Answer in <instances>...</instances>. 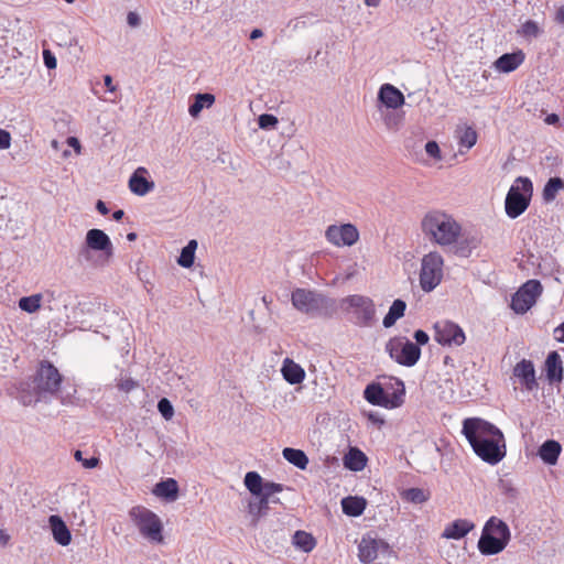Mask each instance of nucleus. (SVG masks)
Wrapping results in <instances>:
<instances>
[{
  "label": "nucleus",
  "instance_id": "17",
  "mask_svg": "<svg viewBox=\"0 0 564 564\" xmlns=\"http://www.w3.org/2000/svg\"><path fill=\"white\" fill-rule=\"evenodd\" d=\"M525 55L523 51L518 50L513 53L502 54L500 57L496 59L494 63L497 70L501 73H510L517 69L523 62Z\"/></svg>",
  "mask_w": 564,
  "mask_h": 564
},
{
  "label": "nucleus",
  "instance_id": "8",
  "mask_svg": "<svg viewBox=\"0 0 564 564\" xmlns=\"http://www.w3.org/2000/svg\"><path fill=\"white\" fill-rule=\"evenodd\" d=\"M91 251L100 252V258L109 259L113 256V245L104 230L94 228L86 232L85 243L79 250L78 257L90 262Z\"/></svg>",
  "mask_w": 564,
  "mask_h": 564
},
{
  "label": "nucleus",
  "instance_id": "35",
  "mask_svg": "<svg viewBox=\"0 0 564 564\" xmlns=\"http://www.w3.org/2000/svg\"><path fill=\"white\" fill-rule=\"evenodd\" d=\"M401 497L408 502L420 505L430 499L431 492L422 488H409L401 492Z\"/></svg>",
  "mask_w": 564,
  "mask_h": 564
},
{
  "label": "nucleus",
  "instance_id": "58",
  "mask_svg": "<svg viewBox=\"0 0 564 564\" xmlns=\"http://www.w3.org/2000/svg\"><path fill=\"white\" fill-rule=\"evenodd\" d=\"M96 209L101 214V215H107L109 213V209L107 208L106 204L102 202V200H98L97 204H96Z\"/></svg>",
  "mask_w": 564,
  "mask_h": 564
},
{
  "label": "nucleus",
  "instance_id": "57",
  "mask_svg": "<svg viewBox=\"0 0 564 564\" xmlns=\"http://www.w3.org/2000/svg\"><path fill=\"white\" fill-rule=\"evenodd\" d=\"M555 21L562 25H564V4L561 6L555 13Z\"/></svg>",
  "mask_w": 564,
  "mask_h": 564
},
{
  "label": "nucleus",
  "instance_id": "51",
  "mask_svg": "<svg viewBox=\"0 0 564 564\" xmlns=\"http://www.w3.org/2000/svg\"><path fill=\"white\" fill-rule=\"evenodd\" d=\"M414 339L416 341V345L420 347V345H425L429 343L430 336L426 332L419 329L414 333Z\"/></svg>",
  "mask_w": 564,
  "mask_h": 564
},
{
  "label": "nucleus",
  "instance_id": "53",
  "mask_svg": "<svg viewBox=\"0 0 564 564\" xmlns=\"http://www.w3.org/2000/svg\"><path fill=\"white\" fill-rule=\"evenodd\" d=\"M127 22L130 26H138L140 24V18L135 12H129L127 15Z\"/></svg>",
  "mask_w": 564,
  "mask_h": 564
},
{
  "label": "nucleus",
  "instance_id": "44",
  "mask_svg": "<svg viewBox=\"0 0 564 564\" xmlns=\"http://www.w3.org/2000/svg\"><path fill=\"white\" fill-rule=\"evenodd\" d=\"M158 410L165 420H171L174 414L172 403L165 398L158 402Z\"/></svg>",
  "mask_w": 564,
  "mask_h": 564
},
{
  "label": "nucleus",
  "instance_id": "60",
  "mask_svg": "<svg viewBox=\"0 0 564 564\" xmlns=\"http://www.w3.org/2000/svg\"><path fill=\"white\" fill-rule=\"evenodd\" d=\"M104 82H105L106 87H107L110 91H113V90H115V86L112 85V78H111V76L106 75V76H105V78H104Z\"/></svg>",
  "mask_w": 564,
  "mask_h": 564
},
{
  "label": "nucleus",
  "instance_id": "46",
  "mask_svg": "<svg viewBox=\"0 0 564 564\" xmlns=\"http://www.w3.org/2000/svg\"><path fill=\"white\" fill-rule=\"evenodd\" d=\"M117 387L120 391L129 393L138 387V382L132 378H120L118 380Z\"/></svg>",
  "mask_w": 564,
  "mask_h": 564
},
{
  "label": "nucleus",
  "instance_id": "5",
  "mask_svg": "<svg viewBox=\"0 0 564 564\" xmlns=\"http://www.w3.org/2000/svg\"><path fill=\"white\" fill-rule=\"evenodd\" d=\"M130 517L143 538L152 543L163 542V524L154 512L144 507H134L130 511Z\"/></svg>",
  "mask_w": 564,
  "mask_h": 564
},
{
  "label": "nucleus",
  "instance_id": "39",
  "mask_svg": "<svg viewBox=\"0 0 564 564\" xmlns=\"http://www.w3.org/2000/svg\"><path fill=\"white\" fill-rule=\"evenodd\" d=\"M564 188V181L561 177L550 178L543 188V199L547 203L555 199L561 189Z\"/></svg>",
  "mask_w": 564,
  "mask_h": 564
},
{
  "label": "nucleus",
  "instance_id": "26",
  "mask_svg": "<svg viewBox=\"0 0 564 564\" xmlns=\"http://www.w3.org/2000/svg\"><path fill=\"white\" fill-rule=\"evenodd\" d=\"M405 388L402 381L395 382V388L392 391L387 389L384 408L394 409L399 408L404 402Z\"/></svg>",
  "mask_w": 564,
  "mask_h": 564
},
{
  "label": "nucleus",
  "instance_id": "54",
  "mask_svg": "<svg viewBox=\"0 0 564 564\" xmlns=\"http://www.w3.org/2000/svg\"><path fill=\"white\" fill-rule=\"evenodd\" d=\"M67 144L69 147H72L76 151V153H78V154L80 153L82 147H80V143L77 138H75V137L67 138Z\"/></svg>",
  "mask_w": 564,
  "mask_h": 564
},
{
  "label": "nucleus",
  "instance_id": "27",
  "mask_svg": "<svg viewBox=\"0 0 564 564\" xmlns=\"http://www.w3.org/2000/svg\"><path fill=\"white\" fill-rule=\"evenodd\" d=\"M154 494L158 497L166 498L167 500L174 501L177 498L178 485L173 478L160 481L154 488Z\"/></svg>",
  "mask_w": 564,
  "mask_h": 564
},
{
  "label": "nucleus",
  "instance_id": "24",
  "mask_svg": "<svg viewBox=\"0 0 564 564\" xmlns=\"http://www.w3.org/2000/svg\"><path fill=\"white\" fill-rule=\"evenodd\" d=\"M546 377L551 382H561L563 379V366L560 355L556 351L549 354L546 361Z\"/></svg>",
  "mask_w": 564,
  "mask_h": 564
},
{
  "label": "nucleus",
  "instance_id": "2",
  "mask_svg": "<svg viewBox=\"0 0 564 564\" xmlns=\"http://www.w3.org/2000/svg\"><path fill=\"white\" fill-rule=\"evenodd\" d=\"M62 376L50 362H42L32 383L21 386L19 399L24 405L35 404L46 394H54L58 391Z\"/></svg>",
  "mask_w": 564,
  "mask_h": 564
},
{
  "label": "nucleus",
  "instance_id": "19",
  "mask_svg": "<svg viewBox=\"0 0 564 564\" xmlns=\"http://www.w3.org/2000/svg\"><path fill=\"white\" fill-rule=\"evenodd\" d=\"M378 98L384 106L392 109H397L404 104L403 94L390 84L381 86Z\"/></svg>",
  "mask_w": 564,
  "mask_h": 564
},
{
  "label": "nucleus",
  "instance_id": "14",
  "mask_svg": "<svg viewBox=\"0 0 564 564\" xmlns=\"http://www.w3.org/2000/svg\"><path fill=\"white\" fill-rule=\"evenodd\" d=\"M358 550L359 560L367 564L373 562L380 553H387L389 545L383 540L364 536L359 543Z\"/></svg>",
  "mask_w": 564,
  "mask_h": 564
},
{
  "label": "nucleus",
  "instance_id": "43",
  "mask_svg": "<svg viewBox=\"0 0 564 564\" xmlns=\"http://www.w3.org/2000/svg\"><path fill=\"white\" fill-rule=\"evenodd\" d=\"M476 142L477 132L471 127L465 128L459 137V144L467 149H470L476 144Z\"/></svg>",
  "mask_w": 564,
  "mask_h": 564
},
{
  "label": "nucleus",
  "instance_id": "18",
  "mask_svg": "<svg viewBox=\"0 0 564 564\" xmlns=\"http://www.w3.org/2000/svg\"><path fill=\"white\" fill-rule=\"evenodd\" d=\"M48 524L54 540L59 545L67 546L72 541V534L63 519L56 514L50 516Z\"/></svg>",
  "mask_w": 564,
  "mask_h": 564
},
{
  "label": "nucleus",
  "instance_id": "47",
  "mask_svg": "<svg viewBox=\"0 0 564 564\" xmlns=\"http://www.w3.org/2000/svg\"><path fill=\"white\" fill-rule=\"evenodd\" d=\"M74 457L77 462H80L85 468H94L98 465L99 458L93 456L88 459L86 457H83L82 451H76L74 454Z\"/></svg>",
  "mask_w": 564,
  "mask_h": 564
},
{
  "label": "nucleus",
  "instance_id": "50",
  "mask_svg": "<svg viewBox=\"0 0 564 564\" xmlns=\"http://www.w3.org/2000/svg\"><path fill=\"white\" fill-rule=\"evenodd\" d=\"M43 57H44L45 66L48 69H53L56 67V58L48 50H45L43 52Z\"/></svg>",
  "mask_w": 564,
  "mask_h": 564
},
{
  "label": "nucleus",
  "instance_id": "55",
  "mask_svg": "<svg viewBox=\"0 0 564 564\" xmlns=\"http://www.w3.org/2000/svg\"><path fill=\"white\" fill-rule=\"evenodd\" d=\"M554 337L556 340L564 343V323L554 329Z\"/></svg>",
  "mask_w": 564,
  "mask_h": 564
},
{
  "label": "nucleus",
  "instance_id": "15",
  "mask_svg": "<svg viewBox=\"0 0 564 564\" xmlns=\"http://www.w3.org/2000/svg\"><path fill=\"white\" fill-rule=\"evenodd\" d=\"M145 174H148V170L145 167L140 166L130 176L129 188L133 194L138 196L147 195L155 186L154 182L148 181L144 177Z\"/></svg>",
  "mask_w": 564,
  "mask_h": 564
},
{
  "label": "nucleus",
  "instance_id": "61",
  "mask_svg": "<svg viewBox=\"0 0 564 564\" xmlns=\"http://www.w3.org/2000/svg\"><path fill=\"white\" fill-rule=\"evenodd\" d=\"M262 35H263V32L260 29H254L250 33V39L257 40V39H260Z\"/></svg>",
  "mask_w": 564,
  "mask_h": 564
},
{
  "label": "nucleus",
  "instance_id": "16",
  "mask_svg": "<svg viewBox=\"0 0 564 564\" xmlns=\"http://www.w3.org/2000/svg\"><path fill=\"white\" fill-rule=\"evenodd\" d=\"M508 544L499 540L494 533L487 531L484 527L481 536L478 541V550L484 555H495L506 549Z\"/></svg>",
  "mask_w": 564,
  "mask_h": 564
},
{
  "label": "nucleus",
  "instance_id": "6",
  "mask_svg": "<svg viewBox=\"0 0 564 564\" xmlns=\"http://www.w3.org/2000/svg\"><path fill=\"white\" fill-rule=\"evenodd\" d=\"M291 301L295 310L307 315L322 314L332 305L322 293L301 288L292 292Z\"/></svg>",
  "mask_w": 564,
  "mask_h": 564
},
{
  "label": "nucleus",
  "instance_id": "56",
  "mask_svg": "<svg viewBox=\"0 0 564 564\" xmlns=\"http://www.w3.org/2000/svg\"><path fill=\"white\" fill-rule=\"evenodd\" d=\"M10 535L7 533L6 530L0 529V545L6 546L10 542Z\"/></svg>",
  "mask_w": 564,
  "mask_h": 564
},
{
  "label": "nucleus",
  "instance_id": "52",
  "mask_svg": "<svg viewBox=\"0 0 564 564\" xmlns=\"http://www.w3.org/2000/svg\"><path fill=\"white\" fill-rule=\"evenodd\" d=\"M400 121V117L395 115H391L387 117L386 124L389 129H397Z\"/></svg>",
  "mask_w": 564,
  "mask_h": 564
},
{
  "label": "nucleus",
  "instance_id": "64",
  "mask_svg": "<svg viewBox=\"0 0 564 564\" xmlns=\"http://www.w3.org/2000/svg\"><path fill=\"white\" fill-rule=\"evenodd\" d=\"M365 3L368 6V7H378L379 3H380V0H365Z\"/></svg>",
  "mask_w": 564,
  "mask_h": 564
},
{
  "label": "nucleus",
  "instance_id": "31",
  "mask_svg": "<svg viewBox=\"0 0 564 564\" xmlns=\"http://www.w3.org/2000/svg\"><path fill=\"white\" fill-rule=\"evenodd\" d=\"M366 463V455L358 448H350L348 454L345 456V466L354 471L362 470Z\"/></svg>",
  "mask_w": 564,
  "mask_h": 564
},
{
  "label": "nucleus",
  "instance_id": "37",
  "mask_svg": "<svg viewBox=\"0 0 564 564\" xmlns=\"http://www.w3.org/2000/svg\"><path fill=\"white\" fill-rule=\"evenodd\" d=\"M246 488L253 495L263 492L264 481L257 471H248L243 479Z\"/></svg>",
  "mask_w": 564,
  "mask_h": 564
},
{
  "label": "nucleus",
  "instance_id": "32",
  "mask_svg": "<svg viewBox=\"0 0 564 564\" xmlns=\"http://www.w3.org/2000/svg\"><path fill=\"white\" fill-rule=\"evenodd\" d=\"M386 392L387 389L382 388L380 384L372 383L367 386L364 395L369 403L384 408Z\"/></svg>",
  "mask_w": 564,
  "mask_h": 564
},
{
  "label": "nucleus",
  "instance_id": "45",
  "mask_svg": "<svg viewBox=\"0 0 564 564\" xmlns=\"http://www.w3.org/2000/svg\"><path fill=\"white\" fill-rule=\"evenodd\" d=\"M278 118L270 113L259 116L258 124L261 129H273L278 124Z\"/></svg>",
  "mask_w": 564,
  "mask_h": 564
},
{
  "label": "nucleus",
  "instance_id": "3",
  "mask_svg": "<svg viewBox=\"0 0 564 564\" xmlns=\"http://www.w3.org/2000/svg\"><path fill=\"white\" fill-rule=\"evenodd\" d=\"M422 229L431 240L442 247L457 242L462 232L460 225L442 212L429 213L422 220Z\"/></svg>",
  "mask_w": 564,
  "mask_h": 564
},
{
  "label": "nucleus",
  "instance_id": "11",
  "mask_svg": "<svg viewBox=\"0 0 564 564\" xmlns=\"http://www.w3.org/2000/svg\"><path fill=\"white\" fill-rule=\"evenodd\" d=\"M542 285L538 280L527 281L512 296L511 308L517 314L527 313L542 293Z\"/></svg>",
  "mask_w": 564,
  "mask_h": 564
},
{
  "label": "nucleus",
  "instance_id": "59",
  "mask_svg": "<svg viewBox=\"0 0 564 564\" xmlns=\"http://www.w3.org/2000/svg\"><path fill=\"white\" fill-rule=\"evenodd\" d=\"M558 120H560V118L557 115L551 113V115L546 116L544 121L546 124H555L558 122Z\"/></svg>",
  "mask_w": 564,
  "mask_h": 564
},
{
  "label": "nucleus",
  "instance_id": "4",
  "mask_svg": "<svg viewBox=\"0 0 564 564\" xmlns=\"http://www.w3.org/2000/svg\"><path fill=\"white\" fill-rule=\"evenodd\" d=\"M532 182L528 177H518L510 187L505 203L506 214L517 218L525 212L532 196Z\"/></svg>",
  "mask_w": 564,
  "mask_h": 564
},
{
  "label": "nucleus",
  "instance_id": "63",
  "mask_svg": "<svg viewBox=\"0 0 564 564\" xmlns=\"http://www.w3.org/2000/svg\"><path fill=\"white\" fill-rule=\"evenodd\" d=\"M369 420H371L372 422L375 423H378V424H382L383 423V420L380 419L377 414H369Z\"/></svg>",
  "mask_w": 564,
  "mask_h": 564
},
{
  "label": "nucleus",
  "instance_id": "33",
  "mask_svg": "<svg viewBox=\"0 0 564 564\" xmlns=\"http://www.w3.org/2000/svg\"><path fill=\"white\" fill-rule=\"evenodd\" d=\"M517 33L527 41H532L543 34V28L536 21L528 20L521 24Z\"/></svg>",
  "mask_w": 564,
  "mask_h": 564
},
{
  "label": "nucleus",
  "instance_id": "1",
  "mask_svg": "<svg viewBox=\"0 0 564 564\" xmlns=\"http://www.w3.org/2000/svg\"><path fill=\"white\" fill-rule=\"evenodd\" d=\"M463 434L475 454L484 462L496 465L506 456V442L502 432L480 417H468L463 422Z\"/></svg>",
  "mask_w": 564,
  "mask_h": 564
},
{
  "label": "nucleus",
  "instance_id": "49",
  "mask_svg": "<svg viewBox=\"0 0 564 564\" xmlns=\"http://www.w3.org/2000/svg\"><path fill=\"white\" fill-rule=\"evenodd\" d=\"M11 145V134L9 131L0 128V150H7Z\"/></svg>",
  "mask_w": 564,
  "mask_h": 564
},
{
  "label": "nucleus",
  "instance_id": "41",
  "mask_svg": "<svg viewBox=\"0 0 564 564\" xmlns=\"http://www.w3.org/2000/svg\"><path fill=\"white\" fill-rule=\"evenodd\" d=\"M42 294H33L19 300V307L26 313H35L41 307Z\"/></svg>",
  "mask_w": 564,
  "mask_h": 564
},
{
  "label": "nucleus",
  "instance_id": "22",
  "mask_svg": "<svg viewBox=\"0 0 564 564\" xmlns=\"http://www.w3.org/2000/svg\"><path fill=\"white\" fill-rule=\"evenodd\" d=\"M474 528L475 524L471 521L467 519H457L444 529L442 538L459 540L473 531Z\"/></svg>",
  "mask_w": 564,
  "mask_h": 564
},
{
  "label": "nucleus",
  "instance_id": "20",
  "mask_svg": "<svg viewBox=\"0 0 564 564\" xmlns=\"http://www.w3.org/2000/svg\"><path fill=\"white\" fill-rule=\"evenodd\" d=\"M513 375L521 380L528 390L536 387L534 366L531 360L523 359L513 369Z\"/></svg>",
  "mask_w": 564,
  "mask_h": 564
},
{
  "label": "nucleus",
  "instance_id": "12",
  "mask_svg": "<svg viewBox=\"0 0 564 564\" xmlns=\"http://www.w3.org/2000/svg\"><path fill=\"white\" fill-rule=\"evenodd\" d=\"M434 339L442 346H462L465 340L464 330L454 322L443 319L434 324Z\"/></svg>",
  "mask_w": 564,
  "mask_h": 564
},
{
  "label": "nucleus",
  "instance_id": "9",
  "mask_svg": "<svg viewBox=\"0 0 564 564\" xmlns=\"http://www.w3.org/2000/svg\"><path fill=\"white\" fill-rule=\"evenodd\" d=\"M387 350L398 364L412 367L421 356L420 347L406 338H393L387 344Z\"/></svg>",
  "mask_w": 564,
  "mask_h": 564
},
{
  "label": "nucleus",
  "instance_id": "28",
  "mask_svg": "<svg viewBox=\"0 0 564 564\" xmlns=\"http://www.w3.org/2000/svg\"><path fill=\"white\" fill-rule=\"evenodd\" d=\"M366 500L361 497H346L341 500V508L344 513L350 517L360 516L366 508Z\"/></svg>",
  "mask_w": 564,
  "mask_h": 564
},
{
  "label": "nucleus",
  "instance_id": "10",
  "mask_svg": "<svg viewBox=\"0 0 564 564\" xmlns=\"http://www.w3.org/2000/svg\"><path fill=\"white\" fill-rule=\"evenodd\" d=\"M341 306L352 310L356 316V324L359 326H370L375 321V304L368 296L359 294L349 295L343 299Z\"/></svg>",
  "mask_w": 564,
  "mask_h": 564
},
{
  "label": "nucleus",
  "instance_id": "42",
  "mask_svg": "<svg viewBox=\"0 0 564 564\" xmlns=\"http://www.w3.org/2000/svg\"><path fill=\"white\" fill-rule=\"evenodd\" d=\"M283 489H284V487L281 484H276L273 481H265L262 495L264 497H267L271 502L279 503L280 499L273 498V495L283 491Z\"/></svg>",
  "mask_w": 564,
  "mask_h": 564
},
{
  "label": "nucleus",
  "instance_id": "25",
  "mask_svg": "<svg viewBox=\"0 0 564 564\" xmlns=\"http://www.w3.org/2000/svg\"><path fill=\"white\" fill-rule=\"evenodd\" d=\"M485 528L487 529V531L494 533V535H496L502 542H505L507 544L509 543L511 533H510L509 527L502 520H500L496 517H491L486 522Z\"/></svg>",
  "mask_w": 564,
  "mask_h": 564
},
{
  "label": "nucleus",
  "instance_id": "40",
  "mask_svg": "<svg viewBox=\"0 0 564 564\" xmlns=\"http://www.w3.org/2000/svg\"><path fill=\"white\" fill-rule=\"evenodd\" d=\"M259 498L257 502L249 503V512L254 517L256 520L265 516L269 511V503L271 502L267 497L261 495H256Z\"/></svg>",
  "mask_w": 564,
  "mask_h": 564
},
{
  "label": "nucleus",
  "instance_id": "23",
  "mask_svg": "<svg viewBox=\"0 0 564 564\" xmlns=\"http://www.w3.org/2000/svg\"><path fill=\"white\" fill-rule=\"evenodd\" d=\"M562 452V446L557 441L547 440L539 448L540 458L547 465H555Z\"/></svg>",
  "mask_w": 564,
  "mask_h": 564
},
{
  "label": "nucleus",
  "instance_id": "48",
  "mask_svg": "<svg viewBox=\"0 0 564 564\" xmlns=\"http://www.w3.org/2000/svg\"><path fill=\"white\" fill-rule=\"evenodd\" d=\"M425 151L431 158H434L436 160L441 159V150L435 141H429L425 144Z\"/></svg>",
  "mask_w": 564,
  "mask_h": 564
},
{
  "label": "nucleus",
  "instance_id": "30",
  "mask_svg": "<svg viewBox=\"0 0 564 564\" xmlns=\"http://www.w3.org/2000/svg\"><path fill=\"white\" fill-rule=\"evenodd\" d=\"M214 102L215 96L213 94H197L195 95L194 102L188 108V112L193 118H196L204 108H210Z\"/></svg>",
  "mask_w": 564,
  "mask_h": 564
},
{
  "label": "nucleus",
  "instance_id": "34",
  "mask_svg": "<svg viewBox=\"0 0 564 564\" xmlns=\"http://www.w3.org/2000/svg\"><path fill=\"white\" fill-rule=\"evenodd\" d=\"M283 457L300 469H305L308 464V458L301 449L286 447L282 452Z\"/></svg>",
  "mask_w": 564,
  "mask_h": 564
},
{
  "label": "nucleus",
  "instance_id": "36",
  "mask_svg": "<svg viewBox=\"0 0 564 564\" xmlns=\"http://www.w3.org/2000/svg\"><path fill=\"white\" fill-rule=\"evenodd\" d=\"M292 543L295 547L306 553L311 552L315 546L313 535L305 531H296L292 538Z\"/></svg>",
  "mask_w": 564,
  "mask_h": 564
},
{
  "label": "nucleus",
  "instance_id": "7",
  "mask_svg": "<svg viewBox=\"0 0 564 564\" xmlns=\"http://www.w3.org/2000/svg\"><path fill=\"white\" fill-rule=\"evenodd\" d=\"M444 260L434 251L425 254L421 262L420 285L423 291H433L443 279Z\"/></svg>",
  "mask_w": 564,
  "mask_h": 564
},
{
  "label": "nucleus",
  "instance_id": "29",
  "mask_svg": "<svg viewBox=\"0 0 564 564\" xmlns=\"http://www.w3.org/2000/svg\"><path fill=\"white\" fill-rule=\"evenodd\" d=\"M406 304L403 300H394L389 308L388 314L384 316L382 324L386 328L392 327L395 322L404 315Z\"/></svg>",
  "mask_w": 564,
  "mask_h": 564
},
{
  "label": "nucleus",
  "instance_id": "38",
  "mask_svg": "<svg viewBox=\"0 0 564 564\" xmlns=\"http://www.w3.org/2000/svg\"><path fill=\"white\" fill-rule=\"evenodd\" d=\"M197 249V241L189 240L188 243L182 249L177 259V263L183 268H191L194 263L195 251Z\"/></svg>",
  "mask_w": 564,
  "mask_h": 564
},
{
  "label": "nucleus",
  "instance_id": "21",
  "mask_svg": "<svg viewBox=\"0 0 564 564\" xmlns=\"http://www.w3.org/2000/svg\"><path fill=\"white\" fill-rule=\"evenodd\" d=\"M281 373L283 379L290 384H299L305 378V370L291 358L283 360Z\"/></svg>",
  "mask_w": 564,
  "mask_h": 564
},
{
  "label": "nucleus",
  "instance_id": "13",
  "mask_svg": "<svg viewBox=\"0 0 564 564\" xmlns=\"http://www.w3.org/2000/svg\"><path fill=\"white\" fill-rule=\"evenodd\" d=\"M325 236L330 243L337 247L352 246L359 239V231L351 224L332 225L326 229Z\"/></svg>",
  "mask_w": 564,
  "mask_h": 564
},
{
  "label": "nucleus",
  "instance_id": "62",
  "mask_svg": "<svg viewBox=\"0 0 564 564\" xmlns=\"http://www.w3.org/2000/svg\"><path fill=\"white\" fill-rule=\"evenodd\" d=\"M124 213L122 209H119V210H116L113 214H112V217L115 220H121L122 217H123Z\"/></svg>",
  "mask_w": 564,
  "mask_h": 564
}]
</instances>
